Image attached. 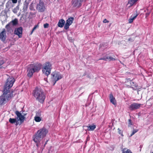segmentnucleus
Instances as JSON below:
<instances>
[{"instance_id":"1","label":"nucleus","mask_w":153,"mask_h":153,"mask_svg":"<svg viewBox=\"0 0 153 153\" xmlns=\"http://www.w3.org/2000/svg\"><path fill=\"white\" fill-rule=\"evenodd\" d=\"M11 87H4L3 91V94L0 96V105H4L11 99L13 92Z\"/></svg>"},{"instance_id":"2","label":"nucleus","mask_w":153,"mask_h":153,"mask_svg":"<svg viewBox=\"0 0 153 153\" xmlns=\"http://www.w3.org/2000/svg\"><path fill=\"white\" fill-rule=\"evenodd\" d=\"M33 94L37 100L41 103L44 102L46 96L43 91L40 87H36L35 89L33 90Z\"/></svg>"},{"instance_id":"3","label":"nucleus","mask_w":153,"mask_h":153,"mask_svg":"<svg viewBox=\"0 0 153 153\" xmlns=\"http://www.w3.org/2000/svg\"><path fill=\"white\" fill-rule=\"evenodd\" d=\"M48 130L45 127H43L38 130L33 137V140L34 142H38L39 140L46 137L48 133Z\"/></svg>"},{"instance_id":"4","label":"nucleus","mask_w":153,"mask_h":153,"mask_svg":"<svg viewBox=\"0 0 153 153\" xmlns=\"http://www.w3.org/2000/svg\"><path fill=\"white\" fill-rule=\"evenodd\" d=\"M42 68L41 65L31 64L27 70V76L28 77H31L33 74L35 72H38Z\"/></svg>"},{"instance_id":"5","label":"nucleus","mask_w":153,"mask_h":153,"mask_svg":"<svg viewBox=\"0 0 153 153\" xmlns=\"http://www.w3.org/2000/svg\"><path fill=\"white\" fill-rule=\"evenodd\" d=\"M51 65L49 62L45 63L43 68L42 72L45 75L48 76L51 72Z\"/></svg>"},{"instance_id":"6","label":"nucleus","mask_w":153,"mask_h":153,"mask_svg":"<svg viewBox=\"0 0 153 153\" xmlns=\"http://www.w3.org/2000/svg\"><path fill=\"white\" fill-rule=\"evenodd\" d=\"M51 75V79L53 83V85H55L56 81L62 78V75L58 72L52 73Z\"/></svg>"},{"instance_id":"7","label":"nucleus","mask_w":153,"mask_h":153,"mask_svg":"<svg viewBox=\"0 0 153 153\" xmlns=\"http://www.w3.org/2000/svg\"><path fill=\"white\" fill-rule=\"evenodd\" d=\"M18 24V20L16 18L7 25L5 26V28L8 31H9L11 29V26H15Z\"/></svg>"},{"instance_id":"8","label":"nucleus","mask_w":153,"mask_h":153,"mask_svg":"<svg viewBox=\"0 0 153 153\" xmlns=\"http://www.w3.org/2000/svg\"><path fill=\"white\" fill-rule=\"evenodd\" d=\"M15 114H16L17 116V118H19V120L20 123V124L23 123L25 119V117H24L25 115V114H24L23 115L21 113L18 111H16L15 112Z\"/></svg>"},{"instance_id":"9","label":"nucleus","mask_w":153,"mask_h":153,"mask_svg":"<svg viewBox=\"0 0 153 153\" xmlns=\"http://www.w3.org/2000/svg\"><path fill=\"white\" fill-rule=\"evenodd\" d=\"M36 9L40 12H44L45 9L44 3L42 1H40L37 5Z\"/></svg>"},{"instance_id":"10","label":"nucleus","mask_w":153,"mask_h":153,"mask_svg":"<svg viewBox=\"0 0 153 153\" xmlns=\"http://www.w3.org/2000/svg\"><path fill=\"white\" fill-rule=\"evenodd\" d=\"M74 20V18L72 17H71L67 19L64 27L65 29L67 30L69 28V26L72 23Z\"/></svg>"},{"instance_id":"11","label":"nucleus","mask_w":153,"mask_h":153,"mask_svg":"<svg viewBox=\"0 0 153 153\" xmlns=\"http://www.w3.org/2000/svg\"><path fill=\"white\" fill-rule=\"evenodd\" d=\"M22 28L21 27L16 28L14 31V34L18 36L19 38H21L22 35Z\"/></svg>"},{"instance_id":"12","label":"nucleus","mask_w":153,"mask_h":153,"mask_svg":"<svg viewBox=\"0 0 153 153\" xmlns=\"http://www.w3.org/2000/svg\"><path fill=\"white\" fill-rule=\"evenodd\" d=\"M14 82V79L12 77H10L7 79L4 86H13Z\"/></svg>"},{"instance_id":"13","label":"nucleus","mask_w":153,"mask_h":153,"mask_svg":"<svg viewBox=\"0 0 153 153\" xmlns=\"http://www.w3.org/2000/svg\"><path fill=\"white\" fill-rule=\"evenodd\" d=\"M141 105H143V104L139 103H133L129 106V108L130 110H133L139 108Z\"/></svg>"},{"instance_id":"14","label":"nucleus","mask_w":153,"mask_h":153,"mask_svg":"<svg viewBox=\"0 0 153 153\" xmlns=\"http://www.w3.org/2000/svg\"><path fill=\"white\" fill-rule=\"evenodd\" d=\"M6 37L5 30L4 29H3L2 31L0 32V39L3 41H4L5 40Z\"/></svg>"},{"instance_id":"15","label":"nucleus","mask_w":153,"mask_h":153,"mask_svg":"<svg viewBox=\"0 0 153 153\" xmlns=\"http://www.w3.org/2000/svg\"><path fill=\"white\" fill-rule=\"evenodd\" d=\"M109 98L111 102L113 105H116V102L115 98L113 97V94L111 93L109 95Z\"/></svg>"},{"instance_id":"16","label":"nucleus","mask_w":153,"mask_h":153,"mask_svg":"<svg viewBox=\"0 0 153 153\" xmlns=\"http://www.w3.org/2000/svg\"><path fill=\"white\" fill-rule=\"evenodd\" d=\"M99 60H103L106 61H110L111 60L114 61L115 60V59L114 58H112V57L111 56H106L102 58H100L99 59Z\"/></svg>"},{"instance_id":"17","label":"nucleus","mask_w":153,"mask_h":153,"mask_svg":"<svg viewBox=\"0 0 153 153\" xmlns=\"http://www.w3.org/2000/svg\"><path fill=\"white\" fill-rule=\"evenodd\" d=\"M65 21L63 19H61L59 20V22L58 24V27H62L64 25V24L65 23Z\"/></svg>"},{"instance_id":"18","label":"nucleus","mask_w":153,"mask_h":153,"mask_svg":"<svg viewBox=\"0 0 153 153\" xmlns=\"http://www.w3.org/2000/svg\"><path fill=\"white\" fill-rule=\"evenodd\" d=\"M88 128L87 130L88 131H93L96 128V126L93 125H90L89 126H87Z\"/></svg>"},{"instance_id":"19","label":"nucleus","mask_w":153,"mask_h":153,"mask_svg":"<svg viewBox=\"0 0 153 153\" xmlns=\"http://www.w3.org/2000/svg\"><path fill=\"white\" fill-rule=\"evenodd\" d=\"M9 122L11 124H13L16 123V125H18V124L17 123L18 120H17L16 119V118H10L9 119Z\"/></svg>"},{"instance_id":"20","label":"nucleus","mask_w":153,"mask_h":153,"mask_svg":"<svg viewBox=\"0 0 153 153\" xmlns=\"http://www.w3.org/2000/svg\"><path fill=\"white\" fill-rule=\"evenodd\" d=\"M138 0H129L128 4H130V6H132L136 3Z\"/></svg>"},{"instance_id":"21","label":"nucleus","mask_w":153,"mask_h":153,"mask_svg":"<svg viewBox=\"0 0 153 153\" xmlns=\"http://www.w3.org/2000/svg\"><path fill=\"white\" fill-rule=\"evenodd\" d=\"M34 120L37 122H40L42 120V117H39L35 116L34 117Z\"/></svg>"},{"instance_id":"22","label":"nucleus","mask_w":153,"mask_h":153,"mask_svg":"<svg viewBox=\"0 0 153 153\" xmlns=\"http://www.w3.org/2000/svg\"><path fill=\"white\" fill-rule=\"evenodd\" d=\"M126 149H124L122 150V153H132L131 151L129 149H127L126 150Z\"/></svg>"},{"instance_id":"23","label":"nucleus","mask_w":153,"mask_h":153,"mask_svg":"<svg viewBox=\"0 0 153 153\" xmlns=\"http://www.w3.org/2000/svg\"><path fill=\"white\" fill-rule=\"evenodd\" d=\"M138 15V14L137 13H136V14H135V15L133 16V15H132L130 18L132 19V20L133 21L137 17Z\"/></svg>"},{"instance_id":"24","label":"nucleus","mask_w":153,"mask_h":153,"mask_svg":"<svg viewBox=\"0 0 153 153\" xmlns=\"http://www.w3.org/2000/svg\"><path fill=\"white\" fill-rule=\"evenodd\" d=\"M138 131V129H134L131 134L130 137H131L134 134L136 133Z\"/></svg>"},{"instance_id":"25","label":"nucleus","mask_w":153,"mask_h":153,"mask_svg":"<svg viewBox=\"0 0 153 153\" xmlns=\"http://www.w3.org/2000/svg\"><path fill=\"white\" fill-rule=\"evenodd\" d=\"M41 115L42 114L41 111H38L36 112L35 116L41 117Z\"/></svg>"},{"instance_id":"26","label":"nucleus","mask_w":153,"mask_h":153,"mask_svg":"<svg viewBox=\"0 0 153 153\" xmlns=\"http://www.w3.org/2000/svg\"><path fill=\"white\" fill-rule=\"evenodd\" d=\"M117 130H118V133L119 134H120L122 137H123V131H121V130L120 129V128H118L117 129Z\"/></svg>"},{"instance_id":"27","label":"nucleus","mask_w":153,"mask_h":153,"mask_svg":"<svg viewBox=\"0 0 153 153\" xmlns=\"http://www.w3.org/2000/svg\"><path fill=\"white\" fill-rule=\"evenodd\" d=\"M39 26L38 25H35L33 28L32 31H31V34H32V33H33V31L38 27Z\"/></svg>"},{"instance_id":"28","label":"nucleus","mask_w":153,"mask_h":153,"mask_svg":"<svg viewBox=\"0 0 153 153\" xmlns=\"http://www.w3.org/2000/svg\"><path fill=\"white\" fill-rule=\"evenodd\" d=\"M128 126H131V125H132V122L131 120L130 119L128 120Z\"/></svg>"},{"instance_id":"29","label":"nucleus","mask_w":153,"mask_h":153,"mask_svg":"<svg viewBox=\"0 0 153 153\" xmlns=\"http://www.w3.org/2000/svg\"><path fill=\"white\" fill-rule=\"evenodd\" d=\"M130 85L131 86H134L136 85L135 82H134L132 81H130Z\"/></svg>"},{"instance_id":"30","label":"nucleus","mask_w":153,"mask_h":153,"mask_svg":"<svg viewBox=\"0 0 153 153\" xmlns=\"http://www.w3.org/2000/svg\"><path fill=\"white\" fill-rule=\"evenodd\" d=\"M49 26V24L48 23H46L44 25V27L45 28H48Z\"/></svg>"},{"instance_id":"31","label":"nucleus","mask_w":153,"mask_h":153,"mask_svg":"<svg viewBox=\"0 0 153 153\" xmlns=\"http://www.w3.org/2000/svg\"><path fill=\"white\" fill-rule=\"evenodd\" d=\"M104 45L103 44H102L100 45V46L101 48V50H103V49H104V48H103V47H104Z\"/></svg>"},{"instance_id":"32","label":"nucleus","mask_w":153,"mask_h":153,"mask_svg":"<svg viewBox=\"0 0 153 153\" xmlns=\"http://www.w3.org/2000/svg\"><path fill=\"white\" fill-rule=\"evenodd\" d=\"M133 21V20L131 18H130L128 20V22L129 23H131Z\"/></svg>"},{"instance_id":"33","label":"nucleus","mask_w":153,"mask_h":153,"mask_svg":"<svg viewBox=\"0 0 153 153\" xmlns=\"http://www.w3.org/2000/svg\"><path fill=\"white\" fill-rule=\"evenodd\" d=\"M108 21L106 19H105L103 21V22L104 23H107V22H108Z\"/></svg>"},{"instance_id":"34","label":"nucleus","mask_w":153,"mask_h":153,"mask_svg":"<svg viewBox=\"0 0 153 153\" xmlns=\"http://www.w3.org/2000/svg\"><path fill=\"white\" fill-rule=\"evenodd\" d=\"M12 2L13 3H16L17 2V0H12Z\"/></svg>"},{"instance_id":"35","label":"nucleus","mask_w":153,"mask_h":153,"mask_svg":"<svg viewBox=\"0 0 153 153\" xmlns=\"http://www.w3.org/2000/svg\"><path fill=\"white\" fill-rule=\"evenodd\" d=\"M4 62L2 60H0V66H1V65H2L3 63Z\"/></svg>"},{"instance_id":"36","label":"nucleus","mask_w":153,"mask_h":153,"mask_svg":"<svg viewBox=\"0 0 153 153\" xmlns=\"http://www.w3.org/2000/svg\"><path fill=\"white\" fill-rule=\"evenodd\" d=\"M40 140H39V141L38 142H37V143H36V142H35V143H36V146H37V147H38V143L40 142Z\"/></svg>"},{"instance_id":"37","label":"nucleus","mask_w":153,"mask_h":153,"mask_svg":"<svg viewBox=\"0 0 153 153\" xmlns=\"http://www.w3.org/2000/svg\"><path fill=\"white\" fill-rule=\"evenodd\" d=\"M89 139H90V138L89 137H88H88H87L86 140H89Z\"/></svg>"},{"instance_id":"38","label":"nucleus","mask_w":153,"mask_h":153,"mask_svg":"<svg viewBox=\"0 0 153 153\" xmlns=\"http://www.w3.org/2000/svg\"><path fill=\"white\" fill-rule=\"evenodd\" d=\"M149 13H146V17H147V16H149Z\"/></svg>"},{"instance_id":"39","label":"nucleus","mask_w":153,"mask_h":153,"mask_svg":"<svg viewBox=\"0 0 153 153\" xmlns=\"http://www.w3.org/2000/svg\"><path fill=\"white\" fill-rule=\"evenodd\" d=\"M48 141V140H47L46 141V142H45V145H44V146H45L46 145V144H47V143Z\"/></svg>"},{"instance_id":"40","label":"nucleus","mask_w":153,"mask_h":153,"mask_svg":"<svg viewBox=\"0 0 153 153\" xmlns=\"http://www.w3.org/2000/svg\"><path fill=\"white\" fill-rule=\"evenodd\" d=\"M9 3H11V1H8V2H7V4H8Z\"/></svg>"},{"instance_id":"41","label":"nucleus","mask_w":153,"mask_h":153,"mask_svg":"<svg viewBox=\"0 0 153 153\" xmlns=\"http://www.w3.org/2000/svg\"><path fill=\"white\" fill-rule=\"evenodd\" d=\"M132 88H133V90H136V89L134 88V87H132Z\"/></svg>"},{"instance_id":"42","label":"nucleus","mask_w":153,"mask_h":153,"mask_svg":"<svg viewBox=\"0 0 153 153\" xmlns=\"http://www.w3.org/2000/svg\"><path fill=\"white\" fill-rule=\"evenodd\" d=\"M128 40H130V39H129Z\"/></svg>"},{"instance_id":"43","label":"nucleus","mask_w":153,"mask_h":153,"mask_svg":"<svg viewBox=\"0 0 153 153\" xmlns=\"http://www.w3.org/2000/svg\"><path fill=\"white\" fill-rule=\"evenodd\" d=\"M152 153H153V152H152Z\"/></svg>"}]
</instances>
